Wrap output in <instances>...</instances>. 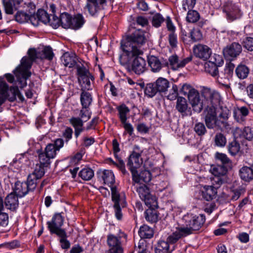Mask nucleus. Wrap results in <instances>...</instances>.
<instances>
[{
  "label": "nucleus",
  "instance_id": "obj_49",
  "mask_svg": "<svg viewBox=\"0 0 253 253\" xmlns=\"http://www.w3.org/2000/svg\"><path fill=\"white\" fill-rule=\"evenodd\" d=\"M38 153L40 165L44 167L50 164V159H52L50 157H49L45 152L39 150Z\"/></svg>",
  "mask_w": 253,
  "mask_h": 253
},
{
  "label": "nucleus",
  "instance_id": "obj_31",
  "mask_svg": "<svg viewBox=\"0 0 253 253\" xmlns=\"http://www.w3.org/2000/svg\"><path fill=\"white\" fill-rule=\"evenodd\" d=\"M61 60L65 66L71 68L76 63V56L74 53H65L61 57Z\"/></svg>",
  "mask_w": 253,
  "mask_h": 253
},
{
  "label": "nucleus",
  "instance_id": "obj_62",
  "mask_svg": "<svg viewBox=\"0 0 253 253\" xmlns=\"http://www.w3.org/2000/svg\"><path fill=\"white\" fill-rule=\"evenodd\" d=\"M50 21L48 24L53 28L56 29L60 26V17L58 18L54 15H51L49 17Z\"/></svg>",
  "mask_w": 253,
  "mask_h": 253
},
{
  "label": "nucleus",
  "instance_id": "obj_43",
  "mask_svg": "<svg viewBox=\"0 0 253 253\" xmlns=\"http://www.w3.org/2000/svg\"><path fill=\"white\" fill-rule=\"evenodd\" d=\"M237 77L241 79L246 78L249 73V69L244 65H239L235 70Z\"/></svg>",
  "mask_w": 253,
  "mask_h": 253
},
{
  "label": "nucleus",
  "instance_id": "obj_57",
  "mask_svg": "<svg viewBox=\"0 0 253 253\" xmlns=\"http://www.w3.org/2000/svg\"><path fill=\"white\" fill-rule=\"evenodd\" d=\"M190 37L193 42H197L203 39V34L199 29H193L190 32Z\"/></svg>",
  "mask_w": 253,
  "mask_h": 253
},
{
  "label": "nucleus",
  "instance_id": "obj_23",
  "mask_svg": "<svg viewBox=\"0 0 253 253\" xmlns=\"http://www.w3.org/2000/svg\"><path fill=\"white\" fill-rule=\"evenodd\" d=\"M249 114V109L245 106L238 107L234 109L233 117L234 119L239 123L244 124L246 121L247 117Z\"/></svg>",
  "mask_w": 253,
  "mask_h": 253
},
{
  "label": "nucleus",
  "instance_id": "obj_34",
  "mask_svg": "<svg viewBox=\"0 0 253 253\" xmlns=\"http://www.w3.org/2000/svg\"><path fill=\"white\" fill-rule=\"evenodd\" d=\"M240 176L245 181H250L253 179V169L248 167H243L239 171Z\"/></svg>",
  "mask_w": 253,
  "mask_h": 253
},
{
  "label": "nucleus",
  "instance_id": "obj_5",
  "mask_svg": "<svg viewBox=\"0 0 253 253\" xmlns=\"http://www.w3.org/2000/svg\"><path fill=\"white\" fill-rule=\"evenodd\" d=\"M16 97L21 101L24 100V97L17 86H11L9 88L5 82H0V106L4 103L6 99L11 102L14 101Z\"/></svg>",
  "mask_w": 253,
  "mask_h": 253
},
{
  "label": "nucleus",
  "instance_id": "obj_4",
  "mask_svg": "<svg viewBox=\"0 0 253 253\" xmlns=\"http://www.w3.org/2000/svg\"><path fill=\"white\" fill-rule=\"evenodd\" d=\"M181 92L187 95L188 100L194 111L200 113L204 107V103L201 100L200 94L197 90L189 84H183Z\"/></svg>",
  "mask_w": 253,
  "mask_h": 253
},
{
  "label": "nucleus",
  "instance_id": "obj_56",
  "mask_svg": "<svg viewBox=\"0 0 253 253\" xmlns=\"http://www.w3.org/2000/svg\"><path fill=\"white\" fill-rule=\"evenodd\" d=\"M165 19L160 13H156L153 16L152 23L156 28L159 27L164 22Z\"/></svg>",
  "mask_w": 253,
  "mask_h": 253
},
{
  "label": "nucleus",
  "instance_id": "obj_18",
  "mask_svg": "<svg viewBox=\"0 0 253 253\" xmlns=\"http://www.w3.org/2000/svg\"><path fill=\"white\" fill-rule=\"evenodd\" d=\"M64 146V141L62 138L55 139L53 143L48 144L45 148L44 152L47 155L53 159L61 148Z\"/></svg>",
  "mask_w": 253,
  "mask_h": 253
},
{
  "label": "nucleus",
  "instance_id": "obj_61",
  "mask_svg": "<svg viewBox=\"0 0 253 253\" xmlns=\"http://www.w3.org/2000/svg\"><path fill=\"white\" fill-rule=\"evenodd\" d=\"M178 94V87L176 85L173 84L167 97L170 100H174L176 98L177 99Z\"/></svg>",
  "mask_w": 253,
  "mask_h": 253
},
{
  "label": "nucleus",
  "instance_id": "obj_13",
  "mask_svg": "<svg viewBox=\"0 0 253 253\" xmlns=\"http://www.w3.org/2000/svg\"><path fill=\"white\" fill-rule=\"evenodd\" d=\"M107 243L109 253H123L124 250L121 242V238L112 234L107 235Z\"/></svg>",
  "mask_w": 253,
  "mask_h": 253
},
{
  "label": "nucleus",
  "instance_id": "obj_63",
  "mask_svg": "<svg viewBox=\"0 0 253 253\" xmlns=\"http://www.w3.org/2000/svg\"><path fill=\"white\" fill-rule=\"evenodd\" d=\"M242 135L247 140H252L253 139V128L245 127L242 131Z\"/></svg>",
  "mask_w": 253,
  "mask_h": 253
},
{
  "label": "nucleus",
  "instance_id": "obj_22",
  "mask_svg": "<svg viewBox=\"0 0 253 253\" xmlns=\"http://www.w3.org/2000/svg\"><path fill=\"white\" fill-rule=\"evenodd\" d=\"M142 163V161L140 158V154L133 151L128 158L127 165L132 173L136 171V169L140 166Z\"/></svg>",
  "mask_w": 253,
  "mask_h": 253
},
{
  "label": "nucleus",
  "instance_id": "obj_21",
  "mask_svg": "<svg viewBox=\"0 0 253 253\" xmlns=\"http://www.w3.org/2000/svg\"><path fill=\"white\" fill-rule=\"evenodd\" d=\"M202 198L207 201H210L216 198L217 191L213 185H203L200 189Z\"/></svg>",
  "mask_w": 253,
  "mask_h": 253
},
{
  "label": "nucleus",
  "instance_id": "obj_39",
  "mask_svg": "<svg viewBox=\"0 0 253 253\" xmlns=\"http://www.w3.org/2000/svg\"><path fill=\"white\" fill-rule=\"evenodd\" d=\"M138 234L141 239H149L153 236L154 232L152 228L144 225L140 227Z\"/></svg>",
  "mask_w": 253,
  "mask_h": 253
},
{
  "label": "nucleus",
  "instance_id": "obj_38",
  "mask_svg": "<svg viewBox=\"0 0 253 253\" xmlns=\"http://www.w3.org/2000/svg\"><path fill=\"white\" fill-rule=\"evenodd\" d=\"M85 23V20L83 16L81 14H78L72 18L71 29L78 30L81 28Z\"/></svg>",
  "mask_w": 253,
  "mask_h": 253
},
{
  "label": "nucleus",
  "instance_id": "obj_29",
  "mask_svg": "<svg viewBox=\"0 0 253 253\" xmlns=\"http://www.w3.org/2000/svg\"><path fill=\"white\" fill-rule=\"evenodd\" d=\"M69 121L75 129V136L78 137L84 130V121L79 117H72Z\"/></svg>",
  "mask_w": 253,
  "mask_h": 253
},
{
  "label": "nucleus",
  "instance_id": "obj_45",
  "mask_svg": "<svg viewBox=\"0 0 253 253\" xmlns=\"http://www.w3.org/2000/svg\"><path fill=\"white\" fill-rule=\"evenodd\" d=\"M214 145L218 147H224L227 143L225 136L220 133H217L214 137Z\"/></svg>",
  "mask_w": 253,
  "mask_h": 253
},
{
  "label": "nucleus",
  "instance_id": "obj_64",
  "mask_svg": "<svg viewBox=\"0 0 253 253\" xmlns=\"http://www.w3.org/2000/svg\"><path fill=\"white\" fill-rule=\"evenodd\" d=\"M243 46L248 50L253 51V38L247 37L243 42Z\"/></svg>",
  "mask_w": 253,
  "mask_h": 253
},
{
  "label": "nucleus",
  "instance_id": "obj_33",
  "mask_svg": "<svg viewBox=\"0 0 253 253\" xmlns=\"http://www.w3.org/2000/svg\"><path fill=\"white\" fill-rule=\"evenodd\" d=\"M80 100L83 109H87L92 103V95L90 93L83 90L80 95Z\"/></svg>",
  "mask_w": 253,
  "mask_h": 253
},
{
  "label": "nucleus",
  "instance_id": "obj_44",
  "mask_svg": "<svg viewBox=\"0 0 253 253\" xmlns=\"http://www.w3.org/2000/svg\"><path fill=\"white\" fill-rule=\"evenodd\" d=\"M145 205L150 209H155L158 207L157 200L156 196L151 193L143 200Z\"/></svg>",
  "mask_w": 253,
  "mask_h": 253
},
{
  "label": "nucleus",
  "instance_id": "obj_11",
  "mask_svg": "<svg viewBox=\"0 0 253 253\" xmlns=\"http://www.w3.org/2000/svg\"><path fill=\"white\" fill-rule=\"evenodd\" d=\"M36 187L35 183L31 182L27 178V182L17 181L15 182L13 193L19 197H23L29 191L34 190Z\"/></svg>",
  "mask_w": 253,
  "mask_h": 253
},
{
  "label": "nucleus",
  "instance_id": "obj_2",
  "mask_svg": "<svg viewBox=\"0 0 253 253\" xmlns=\"http://www.w3.org/2000/svg\"><path fill=\"white\" fill-rule=\"evenodd\" d=\"M147 40L146 33L140 29L136 30L121 42V48L124 56L130 58L134 55L143 54L142 46Z\"/></svg>",
  "mask_w": 253,
  "mask_h": 253
},
{
  "label": "nucleus",
  "instance_id": "obj_26",
  "mask_svg": "<svg viewBox=\"0 0 253 253\" xmlns=\"http://www.w3.org/2000/svg\"><path fill=\"white\" fill-rule=\"evenodd\" d=\"M147 60L148 65L153 72H158L163 66H166V61L162 62L158 57L155 56H149Z\"/></svg>",
  "mask_w": 253,
  "mask_h": 253
},
{
  "label": "nucleus",
  "instance_id": "obj_35",
  "mask_svg": "<svg viewBox=\"0 0 253 253\" xmlns=\"http://www.w3.org/2000/svg\"><path fill=\"white\" fill-rule=\"evenodd\" d=\"M140 198L143 201L150 194V189L145 184H133Z\"/></svg>",
  "mask_w": 253,
  "mask_h": 253
},
{
  "label": "nucleus",
  "instance_id": "obj_32",
  "mask_svg": "<svg viewBox=\"0 0 253 253\" xmlns=\"http://www.w3.org/2000/svg\"><path fill=\"white\" fill-rule=\"evenodd\" d=\"M187 236V235L179 226L176 228V230L167 238L169 244H173L182 237Z\"/></svg>",
  "mask_w": 253,
  "mask_h": 253
},
{
  "label": "nucleus",
  "instance_id": "obj_10",
  "mask_svg": "<svg viewBox=\"0 0 253 253\" xmlns=\"http://www.w3.org/2000/svg\"><path fill=\"white\" fill-rule=\"evenodd\" d=\"M192 60V56H189L183 58L179 57L176 54H173L169 57L168 62L166 61V66L170 67L173 70H178L185 66V65L191 62Z\"/></svg>",
  "mask_w": 253,
  "mask_h": 253
},
{
  "label": "nucleus",
  "instance_id": "obj_24",
  "mask_svg": "<svg viewBox=\"0 0 253 253\" xmlns=\"http://www.w3.org/2000/svg\"><path fill=\"white\" fill-rule=\"evenodd\" d=\"M204 93L206 97L208 98V104L216 106L219 104L221 96L217 91L207 89L205 90Z\"/></svg>",
  "mask_w": 253,
  "mask_h": 253
},
{
  "label": "nucleus",
  "instance_id": "obj_27",
  "mask_svg": "<svg viewBox=\"0 0 253 253\" xmlns=\"http://www.w3.org/2000/svg\"><path fill=\"white\" fill-rule=\"evenodd\" d=\"M175 108L183 116L188 115L190 112L187 100L183 97H177Z\"/></svg>",
  "mask_w": 253,
  "mask_h": 253
},
{
  "label": "nucleus",
  "instance_id": "obj_46",
  "mask_svg": "<svg viewBox=\"0 0 253 253\" xmlns=\"http://www.w3.org/2000/svg\"><path fill=\"white\" fill-rule=\"evenodd\" d=\"M186 17V21L189 23H194L197 22L200 18L199 13L195 10H188Z\"/></svg>",
  "mask_w": 253,
  "mask_h": 253
},
{
  "label": "nucleus",
  "instance_id": "obj_36",
  "mask_svg": "<svg viewBox=\"0 0 253 253\" xmlns=\"http://www.w3.org/2000/svg\"><path fill=\"white\" fill-rule=\"evenodd\" d=\"M155 84L159 93L165 92L169 87V81L162 77L159 78Z\"/></svg>",
  "mask_w": 253,
  "mask_h": 253
},
{
  "label": "nucleus",
  "instance_id": "obj_8",
  "mask_svg": "<svg viewBox=\"0 0 253 253\" xmlns=\"http://www.w3.org/2000/svg\"><path fill=\"white\" fill-rule=\"evenodd\" d=\"M64 221V217L60 213H55L50 221L47 222V228L51 234L62 236L65 234V230L61 227Z\"/></svg>",
  "mask_w": 253,
  "mask_h": 253
},
{
  "label": "nucleus",
  "instance_id": "obj_19",
  "mask_svg": "<svg viewBox=\"0 0 253 253\" xmlns=\"http://www.w3.org/2000/svg\"><path fill=\"white\" fill-rule=\"evenodd\" d=\"M23 2L24 0H2L5 13L10 15L21 7Z\"/></svg>",
  "mask_w": 253,
  "mask_h": 253
},
{
  "label": "nucleus",
  "instance_id": "obj_48",
  "mask_svg": "<svg viewBox=\"0 0 253 253\" xmlns=\"http://www.w3.org/2000/svg\"><path fill=\"white\" fill-rule=\"evenodd\" d=\"M211 173L214 176H221L226 174V170L225 168L221 165L213 166L210 169Z\"/></svg>",
  "mask_w": 253,
  "mask_h": 253
},
{
  "label": "nucleus",
  "instance_id": "obj_14",
  "mask_svg": "<svg viewBox=\"0 0 253 253\" xmlns=\"http://www.w3.org/2000/svg\"><path fill=\"white\" fill-rule=\"evenodd\" d=\"M223 10L226 13L227 19L230 21L240 18L242 15L239 7L231 2H227L224 5Z\"/></svg>",
  "mask_w": 253,
  "mask_h": 253
},
{
  "label": "nucleus",
  "instance_id": "obj_54",
  "mask_svg": "<svg viewBox=\"0 0 253 253\" xmlns=\"http://www.w3.org/2000/svg\"><path fill=\"white\" fill-rule=\"evenodd\" d=\"M205 69L206 72L210 74L212 76L215 77L218 74V66L206 62L205 63Z\"/></svg>",
  "mask_w": 253,
  "mask_h": 253
},
{
  "label": "nucleus",
  "instance_id": "obj_51",
  "mask_svg": "<svg viewBox=\"0 0 253 253\" xmlns=\"http://www.w3.org/2000/svg\"><path fill=\"white\" fill-rule=\"evenodd\" d=\"M210 60L207 62L208 63H211L218 67L221 66L223 64V60L221 56L217 54H213L210 55L209 58Z\"/></svg>",
  "mask_w": 253,
  "mask_h": 253
},
{
  "label": "nucleus",
  "instance_id": "obj_60",
  "mask_svg": "<svg viewBox=\"0 0 253 253\" xmlns=\"http://www.w3.org/2000/svg\"><path fill=\"white\" fill-rule=\"evenodd\" d=\"M196 4V0H183L182 1V9L184 12L192 9Z\"/></svg>",
  "mask_w": 253,
  "mask_h": 253
},
{
  "label": "nucleus",
  "instance_id": "obj_25",
  "mask_svg": "<svg viewBox=\"0 0 253 253\" xmlns=\"http://www.w3.org/2000/svg\"><path fill=\"white\" fill-rule=\"evenodd\" d=\"M205 121L206 126L210 129L217 128L220 129L224 126V121L219 120L217 116H205Z\"/></svg>",
  "mask_w": 253,
  "mask_h": 253
},
{
  "label": "nucleus",
  "instance_id": "obj_20",
  "mask_svg": "<svg viewBox=\"0 0 253 253\" xmlns=\"http://www.w3.org/2000/svg\"><path fill=\"white\" fill-rule=\"evenodd\" d=\"M131 174L133 184H142L143 182L148 183L151 181L152 178L150 172L147 170H143L139 173L136 170Z\"/></svg>",
  "mask_w": 253,
  "mask_h": 253
},
{
  "label": "nucleus",
  "instance_id": "obj_40",
  "mask_svg": "<svg viewBox=\"0 0 253 253\" xmlns=\"http://www.w3.org/2000/svg\"><path fill=\"white\" fill-rule=\"evenodd\" d=\"M79 176L83 180L88 181L91 180L94 176V171L89 167H85L79 172Z\"/></svg>",
  "mask_w": 253,
  "mask_h": 253
},
{
  "label": "nucleus",
  "instance_id": "obj_17",
  "mask_svg": "<svg viewBox=\"0 0 253 253\" xmlns=\"http://www.w3.org/2000/svg\"><path fill=\"white\" fill-rule=\"evenodd\" d=\"M194 55L204 61L207 60L211 55V49L207 45L199 43L193 48Z\"/></svg>",
  "mask_w": 253,
  "mask_h": 253
},
{
  "label": "nucleus",
  "instance_id": "obj_37",
  "mask_svg": "<svg viewBox=\"0 0 253 253\" xmlns=\"http://www.w3.org/2000/svg\"><path fill=\"white\" fill-rule=\"evenodd\" d=\"M170 250H173V246L170 249V246L167 241L163 240L159 241L155 248L156 253H169Z\"/></svg>",
  "mask_w": 253,
  "mask_h": 253
},
{
  "label": "nucleus",
  "instance_id": "obj_53",
  "mask_svg": "<svg viewBox=\"0 0 253 253\" xmlns=\"http://www.w3.org/2000/svg\"><path fill=\"white\" fill-rule=\"evenodd\" d=\"M118 110L121 123H125L127 120L126 115L129 112V109L125 105H123L118 108Z\"/></svg>",
  "mask_w": 253,
  "mask_h": 253
},
{
  "label": "nucleus",
  "instance_id": "obj_52",
  "mask_svg": "<svg viewBox=\"0 0 253 253\" xmlns=\"http://www.w3.org/2000/svg\"><path fill=\"white\" fill-rule=\"evenodd\" d=\"M157 92H159L155 83L147 84L145 89V93L146 95L150 97H152L154 96Z\"/></svg>",
  "mask_w": 253,
  "mask_h": 253
},
{
  "label": "nucleus",
  "instance_id": "obj_41",
  "mask_svg": "<svg viewBox=\"0 0 253 253\" xmlns=\"http://www.w3.org/2000/svg\"><path fill=\"white\" fill-rule=\"evenodd\" d=\"M227 148L230 154L234 156L240 152L241 149L240 144L237 141L234 139L229 143Z\"/></svg>",
  "mask_w": 253,
  "mask_h": 253
},
{
  "label": "nucleus",
  "instance_id": "obj_30",
  "mask_svg": "<svg viewBox=\"0 0 253 253\" xmlns=\"http://www.w3.org/2000/svg\"><path fill=\"white\" fill-rule=\"evenodd\" d=\"M44 174L43 166L41 165L37 166L34 171L28 175V179L31 182L35 183L37 186V180L41 178Z\"/></svg>",
  "mask_w": 253,
  "mask_h": 253
},
{
  "label": "nucleus",
  "instance_id": "obj_16",
  "mask_svg": "<svg viewBox=\"0 0 253 253\" xmlns=\"http://www.w3.org/2000/svg\"><path fill=\"white\" fill-rule=\"evenodd\" d=\"M242 51V46L239 43L233 42L223 48V53L226 58L230 60L238 56Z\"/></svg>",
  "mask_w": 253,
  "mask_h": 253
},
{
  "label": "nucleus",
  "instance_id": "obj_55",
  "mask_svg": "<svg viewBox=\"0 0 253 253\" xmlns=\"http://www.w3.org/2000/svg\"><path fill=\"white\" fill-rule=\"evenodd\" d=\"M37 17L39 21L44 24H48L50 21V16L44 10H39L37 14Z\"/></svg>",
  "mask_w": 253,
  "mask_h": 253
},
{
  "label": "nucleus",
  "instance_id": "obj_28",
  "mask_svg": "<svg viewBox=\"0 0 253 253\" xmlns=\"http://www.w3.org/2000/svg\"><path fill=\"white\" fill-rule=\"evenodd\" d=\"M18 197L16 195L12 192L8 195L5 199V205L10 210H15L19 205Z\"/></svg>",
  "mask_w": 253,
  "mask_h": 253
},
{
  "label": "nucleus",
  "instance_id": "obj_12",
  "mask_svg": "<svg viewBox=\"0 0 253 253\" xmlns=\"http://www.w3.org/2000/svg\"><path fill=\"white\" fill-rule=\"evenodd\" d=\"M28 9H26V12H24L22 10L18 11L14 16L15 20L20 23H23L28 22L29 20H32V19L35 16L33 15L35 12V5L31 2H29L26 4V2L24 3Z\"/></svg>",
  "mask_w": 253,
  "mask_h": 253
},
{
  "label": "nucleus",
  "instance_id": "obj_6",
  "mask_svg": "<svg viewBox=\"0 0 253 253\" xmlns=\"http://www.w3.org/2000/svg\"><path fill=\"white\" fill-rule=\"evenodd\" d=\"M141 55H134L130 58L124 56V53L120 56V60L122 64H126L130 62L132 59L133 61L132 63V70L136 74L140 75L144 73L146 70V61L141 57Z\"/></svg>",
  "mask_w": 253,
  "mask_h": 253
},
{
  "label": "nucleus",
  "instance_id": "obj_15",
  "mask_svg": "<svg viewBox=\"0 0 253 253\" xmlns=\"http://www.w3.org/2000/svg\"><path fill=\"white\" fill-rule=\"evenodd\" d=\"M97 174L100 181H102L104 184L107 185L110 187L114 186L115 178L114 173L111 170L100 169L98 170Z\"/></svg>",
  "mask_w": 253,
  "mask_h": 253
},
{
  "label": "nucleus",
  "instance_id": "obj_42",
  "mask_svg": "<svg viewBox=\"0 0 253 253\" xmlns=\"http://www.w3.org/2000/svg\"><path fill=\"white\" fill-rule=\"evenodd\" d=\"M72 17L67 13L60 15V25L65 29L71 28Z\"/></svg>",
  "mask_w": 253,
  "mask_h": 253
},
{
  "label": "nucleus",
  "instance_id": "obj_58",
  "mask_svg": "<svg viewBox=\"0 0 253 253\" xmlns=\"http://www.w3.org/2000/svg\"><path fill=\"white\" fill-rule=\"evenodd\" d=\"M194 131L199 136L204 135L207 132L206 128L203 123H198L194 127Z\"/></svg>",
  "mask_w": 253,
  "mask_h": 253
},
{
  "label": "nucleus",
  "instance_id": "obj_59",
  "mask_svg": "<svg viewBox=\"0 0 253 253\" xmlns=\"http://www.w3.org/2000/svg\"><path fill=\"white\" fill-rule=\"evenodd\" d=\"M235 65L231 62L227 64L224 69V78L229 80L230 79L233 74V71Z\"/></svg>",
  "mask_w": 253,
  "mask_h": 253
},
{
  "label": "nucleus",
  "instance_id": "obj_1",
  "mask_svg": "<svg viewBox=\"0 0 253 253\" xmlns=\"http://www.w3.org/2000/svg\"><path fill=\"white\" fill-rule=\"evenodd\" d=\"M28 56H24L22 58L20 65L14 70V74L21 88L27 85L26 80L31 76L29 70L33 62L37 59L51 60L54 55L51 48L49 46L38 50L30 48L28 51Z\"/></svg>",
  "mask_w": 253,
  "mask_h": 253
},
{
  "label": "nucleus",
  "instance_id": "obj_50",
  "mask_svg": "<svg viewBox=\"0 0 253 253\" xmlns=\"http://www.w3.org/2000/svg\"><path fill=\"white\" fill-rule=\"evenodd\" d=\"M145 219L147 221L151 223L156 222L158 219V215L157 211L152 210V209H149L147 210L145 212Z\"/></svg>",
  "mask_w": 253,
  "mask_h": 253
},
{
  "label": "nucleus",
  "instance_id": "obj_7",
  "mask_svg": "<svg viewBox=\"0 0 253 253\" xmlns=\"http://www.w3.org/2000/svg\"><path fill=\"white\" fill-rule=\"evenodd\" d=\"M111 191L112 200L114 202V208L116 218L120 220L122 217L121 206L123 207L126 205V196L124 193L120 192L116 186L110 187Z\"/></svg>",
  "mask_w": 253,
  "mask_h": 253
},
{
  "label": "nucleus",
  "instance_id": "obj_3",
  "mask_svg": "<svg viewBox=\"0 0 253 253\" xmlns=\"http://www.w3.org/2000/svg\"><path fill=\"white\" fill-rule=\"evenodd\" d=\"M206 218L203 214L199 215L187 213L183 216V223L180 226L187 236L193 233V231L200 229L205 221Z\"/></svg>",
  "mask_w": 253,
  "mask_h": 253
},
{
  "label": "nucleus",
  "instance_id": "obj_9",
  "mask_svg": "<svg viewBox=\"0 0 253 253\" xmlns=\"http://www.w3.org/2000/svg\"><path fill=\"white\" fill-rule=\"evenodd\" d=\"M78 81L83 88L89 90L91 89V81L93 82L94 78L88 70L84 66L77 68Z\"/></svg>",
  "mask_w": 253,
  "mask_h": 253
},
{
  "label": "nucleus",
  "instance_id": "obj_47",
  "mask_svg": "<svg viewBox=\"0 0 253 253\" xmlns=\"http://www.w3.org/2000/svg\"><path fill=\"white\" fill-rule=\"evenodd\" d=\"M84 9V10L88 11L91 16H94L98 13L99 10L98 3V2L86 3Z\"/></svg>",
  "mask_w": 253,
  "mask_h": 253
}]
</instances>
